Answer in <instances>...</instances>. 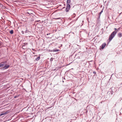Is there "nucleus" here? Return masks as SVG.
I'll list each match as a JSON object with an SVG mask.
<instances>
[{"label":"nucleus","mask_w":122,"mask_h":122,"mask_svg":"<svg viewBox=\"0 0 122 122\" xmlns=\"http://www.w3.org/2000/svg\"><path fill=\"white\" fill-rule=\"evenodd\" d=\"M111 91H109L107 92V94H110L111 93V95L113 94V92H115L116 91V88L114 87H112L111 88Z\"/></svg>","instance_id":"obj_3"},{"label":"nucleus","mask_w":122,"mask_h":122,"mask_svg":"<svg viewBox=\"0 0 122 122\" xmlns=\"http://www.w3.org/2000/svg\"><path fill=\"white\" fill-rule=\"evenodd\" d=\"M118 36L119 37H121L122 36V33H119L118 34Z\"/></svg>","instance_id":"obj_8"},{"label":"nucleus","mask_w":122,"mask_h":122,"mask_svg":"<svg viewBox=\"0 0 122 122\" xmlns=\"http://www.w3.org/2000/svg\"><path fill=\"white\" fill-rule=\"evenodd\" d=\"M7 62V61H5L0 63V67L2 68L1 69L4 70L10 67L9 65L6 64Z\"/></svg>","instance_id":"obj_1"},{"label":"nucleus","mask_w":122,"mask_h":122,"mask_svg":"<svg viewBox=\"0 0 122 122\" xmlns=\"http://www.w3.org/2000/svg\"><path fill=\"white\" fill-rule=\"evenodd\" d=\"M59 51V50H57L56 49V50H54V51Z\"/></svg>","instance_id":"obj_19"},{"label":"nucleus","mask_w":122,"mask_h":122,"mask_svg":"<svg viewBox=\"0 0 122 122\" xmlns=\"http://www.w3.org/2000/svg\"><path fill=\"white\" fill-rule=\"evenodd\" d=\"M103 9H102V10L99 13V15H100L102 14V12H103Z\"/></svg>","instance_id":"obj_17"},{"label":"nucleus","mask_w":122,"mask_h":122,"mask_svg":"<svg viewBox=\"0 0 122 122\" xmlns=\"http://www.w3.org/2000/svg\"><path fill=\"white\" fill-rule=\"evenodd\" d=\"M117 29L116 28H114V30H115L114 31H117Z\"/></svg>","instance_id":"obj_22"},{"label":"nucleus","mask_w":122,"mask_h":122,"mask_svg":"<svg viewBox=\"0 0 122 122\" xmlns=\"http://www.w3.org/2000/svg\"><path fill=\"white\" fill-rule=\"evenodd\" d=\"M120 28L119 27L117 29L116 31H114L111 33V35H110L109 38V41H111L112 39L114 37L117 32L119 30H120Z\"/></svg>","instance_id":"obj_2"},{"label":"nucleus","mask_w":122,"mask_h":122,"mask_svg":"<svg viewBox=\"0 0 122 122\" xmlns=\"http://www.w3.org/2000/svg\"><path fill=\"white\" fill-rule=\"evenodd\" d=\"M93 73H94V74H95L96 73V72L95 71H94L93 72Z\"/></svg>","instance_id":"obj_25"},{"label":"nucleus","mask_w":122,"mask_h":122,"mask_svg":"<svg viewBox=\"0 0 122 122\" xmlns=\"http://www.w3.org/2000/svg\"><path fill=\"white\" fill-rule=\"evenodd\" d=\"M49 107L48 108V109H50V108L51 107Z\"/></svg>","instance_id":"obj_26"},{"label":"nucleus","mask_w":122,"mask_h":122,"mask_svg":"<svg viewBox=\"0 0 122 122\" xmlns=\"http://www.w3.org/2000/svg\"><path fill=\"white\" fill-rule=\"evenodd\" d=\"M34 11L32 10H28L26 12V14L27 15L29 14V15L32 16L31 15L33 14Z\"/></svg>","instance_id":"obj_4"},{"label":"nucleus","mask_w":122,"mask_h":122,"mask_svg":"<svg viewBox=\"0 0 122 122\" xmlns=\"http://www.w3.org/2000/svg\"><path fill=\"white\" fill-rule=\"evenodd\" d=\"M27 44L28 43H23L22 47V48L23 49H26L27 47H26L25 46L27 45Z\"/></svg>","instance_id":"obj_6"},{"label":"nucleus","mask_w":122,"mask_h":122,"mask_svg":"<svg viewBox=\"0 0 122 122\" xmlns=\"http://www.w3.org/2000/svg\"><path fill=\"white\" fill-rule=\"evenodd\" d=\"M106 44L105 43L102 44L101 46V48L102 49H103L106 46Z\"/></svg>","instance_id":"obj_7"},{"label":"nucleus","mask_w":122,"mask_h":122,"mask_svg":"<svg viewBox=\"0 0 122 122\" xmlns=\"http://www.w3.org/2000/svg\"><path fill=\"white\" fill-rule=\"evenodd\" d=\"M63 82H64V81H63Z\"/></svg>","instance_id":"obj_29"},{"label":"nucleus","mask_w":122,"mask_h":122,"mask_svg":"<svg viewBox=\"0 0 122 122\" xmlns=\"http://www.w3.org/2000/svg\"><path fill=\"white\" fill-rule=\"evenodd\" d=\"M2 42L0 41V46H1L2 44Z\"/></svg>","instance_id":"obj_24"},{"label":"nucleus","mask_w":122,"mask_h":122,"mask_svg":"<svg viewBox=\"0 0 122 122\" xmlns=\"http://www.w3.org/2000/svg\"><path fill=\"white\" fill-rule=\"evenodd\" d=\"M40 58V56H39L35 59V60L37 61H38L39 60Z\"/></svg>","instance_id":"obj_10"},{"label":"nucleus","mask_w":122,"mask_h":122,"mask_svg":"<svg viewBox=\"0 0 122 122\" xmlns=\"http://www.w3.org/2000/svg\"><path fill=\"white\" fill-rule=\"evenodd\" d=\"M53 60V58H51L50 59V61H52Z\"/></svg>","instance_id":"obj_18"},{"label":"nucleus","mask_w":122,"mask_h":122,"mask_svg":"<svg viewBox=\"0 0 122 122\" xmlns=\"http://www.w3.org/2000/svg\"><path fill=\"white\" fill-rule=\"evenodd\" d=\"M21 32L23 34H24V32L23 31H21Z\"/></svg>","instance_id":"obj_21"},{"label":"nucleus","mask_w":122,"mask_h":122,"mask_svg":"<svg viewBox=\"0 0 122 122\" xmlns=\"http://www.w3.org/2000/svg\"><path fill=\"white\" fill-rule=\"evenodd\" d=\"M31 21H33V18H31Z\"/></svg>","instance_id":"obj_20"},{"label":"nucleus","mask_w":122,"mask_h":122,"mask_svg":"<svg viewBox=\"0 0 122 122\" xmlns=\"http://www.w3.org/2000/svg\"><path fill=\"white\" fill-rule=\"evenodd\" d=\"M29 32V31L27 30V29H26L25 31V33H27Z\"/></svg>","instance_id":"obj_16"},{"label":"nucleus","mask_w":122,"mask_h":122,"mask_svg":"<svg viewBox=\"0 0 122 122\" xmlns=\"http://www.w3.org/2000/svg\"><path fill=\"white\" fill-rule=\"evenodd\" d=\"M70 9V5H66V12H68Z\"/></svg>","instance_id":"obj_5"},{"label":"nucleus","mask_w":122,"mask_h":122,"mask_svg":"<svg viewBox=\"0 0 122 122\" xmlns=\"http://www.w3.org/2000/svg\"><path fill=\"white\" fill-rule=\"evenodd\" d=\"M3 5H2V4L1 3H0V7L1 8H2L3 7Z\"/></svg>","instance_id":"obj_14"},{"label":"nucleus","mask_w":122,"mask_h":122,"mask_svg":"<svg viewBox=\"0 0 122 122\" xmlns=\"http://www.w3.org/2000/svg\"><path fill=\"white\" fill-rule=\"evenodd\" d=\"M19 96V95H16V96H15V97H14V98H17Z\"/></svg>","instance_id":"obj_15"},{"label":"nucleus","mask_w":122,"mask_h":122,"mask_svg":"<svg viewBox=\"0 0 122 122\" xmlns=\"http://www.w3.org/2000/svg\"><path fill=\"white\" fill-rule=\"evenodd\" d=\"M39 21H40V20H39V21H37V22H39Z\"/></svg>","instance_id":"obj_28"},{"label":"nucleus","mask_w":122,"mask_h":122,"mask_svg":"<svg viewBox=\"0 0 122 122\" xmlns=\"http://www.w3.org/2000/svg\"><path fill=\"white\" fill-rule=\"evenodd\" d=\"M60 18H55V19H60Z\"/></svg>","instance_id":"obj_23"},{"label":"nucleus","mask_w":122,"mask_h":122,"mask_svg":"<svg viewBox=\"0 0 122 122\" xmlns=\"http://www.w3.org/2000/svg\"><path fill=\"white\" fill-rule=\"evenodd\" d=\"M50 33H49V34H47V35H50Z\"/></svg>","instance_id":"obj_27"},{"label":"nucleus","mask_w":122,"mask_h":122,"mask_svg":"<svg viewBox=\"0 0 122 122\" xmlns=\"http://www.w3.org/2000/svg\"><path fill=\"white\" fill-rule=\"evenodd\" d=\"M9 112H10V111L9 110L7 111H6V112H5V113L6 114L8 113Z\"/></svg>","instance_id":"obj_13"},{"label":"nucleus","mask_w":122,"mask_h":122,"mask_svg":"<svg viewBox=\"0 0 122 122\" xmlns=\"http://www.w3.org/2000/svg\"><path fill=\"white\" fill-rule=\"evenodd\" d=\"M10 34H13V30H10Z\"/></svg>","instance_id":"obj_12"},{"label":"nucleus","mask_w":122,"mask_h":122,"mask_svg":"<svg viewBox=\"0 0 122 122\" xmlns=\"http://www.w3.org/2000/svg\"><path fill=\"white\" fill-rule=\"evenodd\" d=\"M5 112H3L2 113H1L0 114V116H1L3 115H5Z\"/></svg>","instance_id":"obj_11"},{"label":"nucleus","mask_w":122,"mask_h":122,"mask_svg":"<svg viewBox=\"0 0 122 122\" xmlns=\"http://www.w3.org/2000/svg\"><path fill=\"white\" fill-rule=\"evenodd\" d=\"M71 0H67V5H70V3L71 2Z\"/></svg>","instance_id":"obj_9"}]
</instances>
